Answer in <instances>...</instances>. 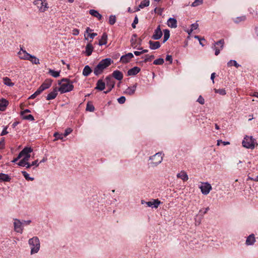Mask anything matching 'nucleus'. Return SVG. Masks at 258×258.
Returning a JSON list of instances; mask_svg holds the SVG:
<instances>
[{"instance_id": "59", "label": "nucleus", "mask_w": 258, "mask_h": 258, "mask_svg": "<svg viewBox=\"0 0 258 258\" xmlns=\"http://www.w3.org/2000/svg\"><path fill=\"white\" fill-rule=\"evenodd\" d=\"M166 60L169 61L170 63H172V57L171 55H167L166 57Z\"/></svg>"}, {"instance_id": "7", "label": "nucleus", "mask_w": 258, "mask_h": 258, "mask_svg": "<svg viewBox=\"0 0 258 258\" xmlns=\"http://www.w3.org/2000/svg\"><path fill=\"white\" fill-rule=\"evenodd\" d=\"M33 151V149L31 147H26L20 152L21 157L23 159L24 161H28L30 158V153Z\"/></svg>"}, {"instance_id": "44", "label": "nucleus", "mask_w": 258, "mask_h": 258, "mask_svg": "<svg viewBox=\"0 0 258 258\" xmlns=\"http://www.w3.org/2000/svg\"><path fill=\"white\" fill-rule=\"evenodd\" d=\"M214 91L215 93H219L221 95H225L226 94V91L224 89H215Z\"/></svg>"}, {"instance_id": "49", "label": "nucleus", "mask_w": 258, "mask_h": 258, "mask_svg": "<svg viewBox=\"0 0 258 258\" xmlns=\"http://www.w3.org/2000/svg\"><path fill=\"white\" fill-rule=\"evenodd\" d=\"M41 92L37 89L33 94H32L29 99H34L37 96L40 94Z\"/></svg>"}, {"instance_id": "33", "label": "nucleus", "mask_w": 258, "mask_h": 258, "mask_svg": "<svg viewBox=\"0 0 258 258\" xmlns=\"http://www.w3.org/2000/svg\"><path fill=\"white\" fill-rule=\"evenodd\" d=\"M89 14L97 18L99 20H101L102 19V15L96 10L93 9L90 10L89 11Z\"/></svg>"}, {"instance_id": "54", "label": "nucleus", "mask_w": 258, "mask_h": 258, "mask_svg": "<svg viewBox=\"0 0 258 258\" xmlns=\"http://www.w3.org/2000/svg\"><path fill=\"white\" fill-rule=\"evenodd\" d=\"M154 57V55H146V57L144 59V61L147 62V61H151L152 60V59Z\"/></svg>"}, {"instance_id": "61", "label": "nucleus", "mask_w": 258, "mask_h": 258, "mask_svg": "<svg viewBox=\"0 0 258 258\" xmlns=\"http://www.w3.org/2000/svg\"><path fill=\"white\" fill-rule=\"evenodd\" d=\"M97 35V34L96 33H89L88 34V36L91 39H93Z\"/></svg>"}, {"instance_id": "34", "label": "nucleus", "mask_w": 258, "mask_h": 258, "mask_svg": "<svg viewBox=\"0 0 258 258\" xmlns=\"http://www.w3.org/2000/svg\"><path fill=\"white\" fill-rule=\"evenodd\" d=\"M11 178L7 174L0 173V182L10 181Z\"/></svg>"}, {"instance_id": "40", "label": "nucleus", "mask_w": 258, "mask_h": 258, "mask_svg": "<svg viewBox=\"0 0 258 258\" xmlns=\"http://www.w3.org/2000/svg\"><path fill=\"white\" fill-rule=\"evenodd\" d=\"M164 32V37L163 42L165 43L169 38L170 31L168 29H165Z\"/></svg>"}, {"instance_id": "53", "label": "nucleus", "mask_w": 258, "mask_h": 258, "mask_svg": "<svg viewBox=\"0 0 258 258\" xmlns=\"http://www.w3.org/2000/svg\"><path fill=\"white\" fill-rule=\"evenodd\" d=\"M125 97L123 96H122L117 99V101L120 104H123L125 102Z\"/></svg>"}, {"instance_id": "50", "label": "nucleus", "mask_w": 258, "mask_h": 258, "mask_svg": "<svg viewBox=\"0 0 258 258\" xmlns=\"http://www.w3.org/2000/svg\"><path fill=\"white\" fill-rule=\"evenodd\" d=\"M138 22H139L138 18L137 16H136L134 18L133 23L132 24V26L133 28H136V24H137L138 23Z\"/></svg>"}, {"instance_id": "21", "label": "nucleus", "mask_w": 258, "mask_h": 258, "mask_svg": "<svg viewBox=\"0 0 258 258\" xmlns=\"http://www.w3.org/2000/svg\"><path fill=\"white\" fill-rule=\"evenodd\" d=\"M176 176L178 178H180L183 181H186L188 179V176L187 174L183 170L181 171L178 173Z\"/></svg>"}, {"instance_id": "35", "label": "nucleus", "mask_w": 258, "mask_h": 258, "mask_svg": "<svg viewBox=\"0 0 258 258\" xmlns=\"http://www.w3.org/2000/svg\"><path fill=\"white\" fill-rule=\"evenodd\" d=\"M4 83L5 85L9 87H12L14 85V83L11 81V80L8 77H4L3 78Z\"/></svg>"}, {"instance_id": "25", "label": "nucleus", "mask_w": 258, "mask_h": 258, "mask_svg": "<svg viewBox=\"0 0 258 258\" xmlns=\"http://www.w3.org/2000/svg\"><path fill=\"white\" fill-rule=\"evenodd\" d=\"M93 49L94 48L92 44L90 43H88L85 48L86 55L88 56L91 55L93 51Z\"/></svg>"}, {"instance_id": "28", "label": "nucleus", "mask_w": 258, "mask_h": 258, "mask_svg": "<svg viewBox=\"0 0 258 258\" xmlns=\"http://www.w3.org/2000/svg\"><path fill=\"white\" fill-rule=\"evenodd\" d=\"M137 35L136 34H134L132 35L131 39V46L134 48H136L137 47Z\"/></svg>"}, {"instance_id": "19", "label": "nucleus", "mask_w": 258, "mask_h": 258, "mask_svg": "<svg viewBox=\"0 0 258 258\" xmlns=\"http://www.w3.org/2000/svg\"><path fill=\"white\" fill-rule=\"evenodd\" d=\"M177 20L174 18H169L167 22V25L171 28H175L177 27Z\"/></svg>"}, {"instance_id": "13", "label": "nucleus", "mask_w": 258, "mask_h": 258, "mask_svg": "<svg viewBox=\"0 0 258 258\" xmlns=\"http://www.w3.org/2000/svg\"><path fill=\"white\" fill-rule=\"evenodd\" d=\"M161 202L158 199H153L151 201H149L146 203L148 207L152 208H157Z\"/></svg>"}, {"instance_id": "56", "label": "nucleus", "mask_w": 258, "mask_h": 258, "mask_svg": "<svg viewBox=\"0 0 258 258\" xmlns=\"http://www.w3.org/2000/svg\"><path fill=\"white\" fill-rule=\"evenodd\" d=\"M197 101L202 105L205 103V100L204 98L201 95L199 97Z\"/></svg>"}, {"instance_id": "10", "label": "nucleus", "mask_w": 258, "mask_h": 258, "mask_svg": "<svg viewBox=\"0 0 258 258\" xmlns=\"http://www.w3.org/2000/svg\"><path fill=\"white\" fill-rule=\"evenodd\" d=\"M14 230L20 234H22L23 231V223L18 219H14Z\"/></svg>"}, {"instance_id": "12", "label": "nucleus", "mask_w": 258, "mask_h": 258, "mask_svg": "<svg viewBox=\"0 0 258 258\" xmlns=\"http://www.w3.org/2000/svg\"><path fill=\"white\" fill-rule=\"evenodd\" d=\"M30 54L27 52V51L23 48H21L19 51L18 52L19 57L21 59L28 60L29 59Z\"/></svg>"}, {"instance_id": "15", "label": "nucleus", "mask_w": 258, "mask_h": 258, "mask_svg": "<svg viewBox=\"0 0 258 258\" xmlns=\"http://www.w3.org/2000/svg\"><path fill=\"white\" fill-rule=\"evenodd\" d=\"M162 36V32L161 31L160 26H158V27L155 30L152 38L154 40H159Z\"/></svg>"}, {"instance_id": "48", "label": "nucleus", "mask_w": 258, "mask_h": 258, "mask_svg": "<svg viewBox=\"0 0 258 258\" xmlns=\"http://www.w3.org/2000/svg\"><path fill=\"white\" fill-rule=\"evenodd\" d=\"M199 27V24L197 22L193 23L191 25L190 32H192L194 30H196Z\"/></svg>"}, {"instance_id": "16", "label": "nucleus", "mask_w": 258, "mask_h": 258, "mask_svg": "<svg viewBox=\"0 0 258 258\" xmlns=\"http://www.w3.org/2000/svg\"><path fill=\"white\" fill-rule=\"evenodd\" d=\"M105 84L107 88L113 89L114 87L115 81L111 76H108L105 78Z\"/></svg>"}, {"instance_id": "60", "label": "nucleus", "mask_w": 258, "mask_h": 258, "mask_svg": "<svg viewBox=\"0 0 258 258\" xmlns=\"http://www.w3.org/2000/svg\"><path fill=\"white\" fill-rule=\"evenodd\" d=\"M79 34V30L78 29H74L73 30V34L74 35H78Z\"/></svg>"}, {"instance_id": "51", "label": "nucleus", "mask_w": 258, "mask_h": 258, "mask_svg": "<svg viewBox=\"0 0 258 258\" xmlns=\"http://www.w3.org/2000/svg\"><path fill=\"white\" fill-rule=\"evenodd\" d=\"M202 5V3L200 2V0H195L191 4V6L192 7H196Z\"/></svg>"}, {"instance_id": "32", "label": "nucleus", "mask_w": 258, "mask_h": 258, "mask_svg": "<svg viewBox=\"0 0 258 258\" xmlns=\"http://www.w3.org/2000/svg\"><path fill=\"white\" fill-rule=\"evenodd\" d=\"M246 20V17L245 15H242L233 19V22L236 24H239L240 22H244Z\"/></svg>"}, {"instance_id": "3", "label": "nucleus", "mask_w": 258, "mask_h": 258, "mask_svg": "<svg viewBox=\"0 0 258 258\" xmlns=\"http://www.w3.org/2000/svg\"><path fill=\"white\" fill-rule=\"evenodd\" d=\"M60 85L58 90L61 93H64L69 92L72 91L74 89L73 82L68 79H62L61 82L59 83Z\"/></svg>"}, {"instance_id": "57", "label": "nucleus", "mask_w": 258, "mask_h": 258, "mask_svg": "<svg viewBox=\"0 0 258 258\" xmlns=\"http://www.w3.org/2000/svg\"><path fill=\"white\" fill-rule=\"evenodd\" d=\"M26 162V161H24L23 160V159H22L18 163V165L19 166H21V167H24L25 165V163Z\"/></svg>"}, {"instance_id": "14", "label": "nucleus", "mask_w": 258, "mask_h": 258, "mask_svg": "<svg viewBox=\"0 0 258 258\" xmlns=\"http://www.w3.org/2000/svg\"><path fill=\"white\" fill-rule=\"evenodd\" d=\"M134 57V55L132 53L129 52L125 55H122L120 59V61L123 63L128 62L131 59Z\"/></svg>"}, {"instance_id": "36", "label": "nucleus", "mask_w": 258, "mask_h": 258, "mask_svg": "<svg viewBox=\"0 0 258 258\" xmlns=\"http://www.w3.org/2000/svg\"><path fill=\"white\" fill-rule=\"evenodd\" d=\"M48 74L54 78H57L60 75V72L49 69Z\"/></svg>"}, {"instance_id": "43", "label": "nucleus", "mask_w": 258, "mask_h": 258, "mask_svg": "<svg viewBox=\"0 0 258 258\" xmlns=\"http://www.w3.org/2000/svg\"><path fill=\"white\" fill-rule=\"evenodd\" d=\"M164 60L163 58H159L155 59L153 63L156 65H161V64H162L164 63Z\"/></svg>"}, {"instance_id": "42", "label": "nucleus", "mask_w": 258, "mask_h": 258, "mask_svg": "<svg viewBox=\"0 0 258 258\" xmlns=\"http://www.w3.org/2000/svg\"><path fill=\"white\" fill-rule=\"evenodd\" d=\"M116 22V17L114 15H111L109 18V23L112 25L115 24Z\"/></svg>"}, {"instance_id": "37", "label": "nucleus", "mask_w": 258, "mask_h": 258, "mask_svg": "<svg viewBox=\"0 0 258 258\" xmlns=\"http://www.w3.org/2000/svg\"><path fill=\"white\" fill-rule=\"evenodd\" d=\"M28 60L30 61L33 63L35 64H38L40 63L39 59L37 58L36 56L32 55L31 54L30 55L29 59Z\"/></svg>"}, {"instance_id": "38", "label": "nucleus", "mask_w": 258, "mask_h": 258, "mask_svg": "<svg viewBox=\"0 0 258 258\" xmlns=\"http://www.w3.org/2000/svg\"><path fill=\"white\" fill-rule=\"evenodd\" d=\"M227 66L228 67H231L232 66H235L236 68H238L241 67V65L238 64L235 60H230L227 62Z\"/></svg>"}, {"instance_id": "17", "label": "nucleus", "mask_w": 258, "mask_h": 258, "mask_svg": "<svg viewBox=\"0 0 258 258\" xmlns=\"http://www.w3.org/2000/svg\"><path fill=\"white\" fill-rule=\"evenodd\" d=\"M111 77L118 81H121L123 79V75L122 72L116 70L113 72Z\"/></svg>"}, {"instance_id": "41", "label": "nucleus", "mask_w": 258, "mask_h": 258, "mask_svg": "<svg viewBox=\"0 0 258 258\" xmlns=\"http://www.w3.org/2000/svg\"><path fill=\"white\" fill-rule=\"evenodd\" d=\"M21 172L26 180L30 181L34 180V178L33 177H30L29 176V174H28L26 171H22Z\"/></svg>"}, {"instance_id": "11", "label": "nucleus", "mask_w": 258, "mask_h": 258, "mask_svg": "<svg viewBox=\"0 0 258 258\" xmlns=\"http://www.w3.org/2000/svg\"><path fill=\"white\" fill-rule=\"evenodd\" d=\"M52 81L51 79H47L41 84V85L38 88V90L41 93L44 90L48 89L52 85Z\"/></svg>"}, {"instance_id": "30", "label": "nucleus", "mask_w": 258, "mask_h": 258, "mask_svg": "<svg viewBox=\"0 0 258 258\" xmlns=\"http://www.w3.org/2000/svg\"><path fill=\"white\" fill-rule=\"evenodd\" d=\"M150 4L149 0H144L139 5V7L137 8L136 11H139L141 9H143L145 7L149 6Z\"/></svg>"}, {"instance_id": "63", "label": "nucleus", "mask_w": 258, "mask_h": 258, "mask_svg": "<svg viewBox=\"0 0 258 258\" xmlns=\"http://www.w3.org/2000/svg\"><path fill=\"white\" fill-rule=\"evenodd\" d=\"M21 158L20 153L19 154L17 158H14L12 161V162L13 163H16L19 159Z\"/></svg>"}, {"instance_id": "46", "label": "nucleus", "mask_w": 258, "mask_h": 258, "mask_svg": "<svg viewBox=\"0 0 258 258\" xmlns=\"http://www.w3.org/2000/svg\"><path fill=\"white\" fill-rule=\"evenodd\" d=\"M22 116L23 119H24L29 120L31 121H33L34 120V116L31 114H29L28 115H23Z\"/></svg>"}, {"instance_id": "18", "label": "nucleus", "mask_w": 258, "mask_h": 258, "mask_svg": "<svg viewBox=\"0 0 258 258\" xmlns=\"http://www.w3.org/2000/svg\"><path fill=\"white\" fill-rule=\"evenodd\" d=\"M255 242V238L253 234L249 235L246 238L245 244L247 246L252 245Z\"/></svg>"}, {"instance_id": "26", "label": "nucleus", "mask_w": 258, "mask_h": 258, "mask_svg": "<svg viewBox=\"0 0 258 258\" xmlns=\"http://www.w3.org/2000/svg\"><path fill=\"white\" fill-rule=\"evenodd\" d=\"M137 88V84L134 85L132 87H128L125 91V93L129 95H133L135 91L136 90Z\"/></svg>"}, {"instance_id": "6", "label": "nucleus", "mask_w": 258, "mask_h": 258, "mask_svg": "<svg viewBox=\"0 0 258 258\" xmlns=\"http://www.w3.org/2000/svg\"><path fill=\"white\" fill-rule=\"evenodd\" d=\"M40 12H44L48 8L47 3L44 0H36L33 2Z\"/></svg>"}, {"instance_id": "5", "label": "nucleus", "mask_w": 258, "mask_h": 258, "mask_svg": "<svg viewBox=\"0 0 258 258\" xmlns=\"http://www.w3.org/2000/svg\"><path fill=\"white\" fill-rule=\"evenodd\" d=\"M149 160L151 161L149 163L151 167H155L160 164L163 160V156L162 152H158L153 156L149 157Z\"/></svg>"}, {"instance_id": "27", "label": "nucleus", "mask_w": 258, "mask_h": 258, "mask_svg": "<svg viewBox=\"0 0 258 258\" xmlns=\"http://www.w3.org/2000/svg\"><path fill=\"white\" fill-rule=\"evenodd\" d=\"M8 104L9 102L6 99L4 98L0 99V110L4 111Z\"/></svg>"}, {"instance_id": "62", "label": "nucleus", "mask_w": 258, "mask_h": 258, "mask_svg": "<svg viewBox=\"0 0 258 258\" xmlns=\"http://www.w3.org/2000/svg\"><path fill=\"white\" fill-rule=\"evenodd\" d=\"M30 112V110H29V109H25L24 110H23V111H21V116H23V115H25V114L26 113Z\"/></svg>"}, {"instance_id": "9", "label": "nucleus", "mask_w": 258, "mask_h": 258, "mask_svg": "<svg viewBox=\"0 0 258 258\" xmlns=\"http://www.w3.org/2000/svg\"><path fill=\"white\" fill-rule=\"evenodd\" d=\"M224 44V39H221L214 43L212 48L215 50V54L216 55H218L220 53V51L223 48Z\"/></svg>"}, {"instance_id": "2", "label": "nucleus", "mask_w": 258, "mask_h": 258, "mask_svg": "<svg viewBox=\"0 0 258 258\" xmlns=\"http://www.w3.org/2000/svg\"><path fill=\"white\" fill-rule=\"evenodd\" d=\"M31 255L38 253L40 248V240L38 237L34 236L28 240Z\"/></svg>"}, {"instance_id": "31", "label": "nucleus", "mask_w": 258, "mask_h": 258, "mask_svg": "<svg viewBox=\"0 0 258 258\" xmlns=\"http://www.w3.org/2000/svg\"><path fill=\"white\" fill-rule=\"evenodd\" d=\"M92 71L91 68L88 65H86L83 70V75L87 77L91 73Z\"/></svg>"}, {"instance_id": "64", "label": "nucleus", "mask_w": 258, "mask_h": 258, "mask_svg": "<svg viewBox=\"0 0 258 258\" xmlns=\"http://www.w3.org/2000/svg\"><path fill=\"white\" fill-rule=\"evenodd\" d=\"M22 222H23V225H29L31 223V220H23V221H22Z\"/></svg>"}, {"instance_id": "20", "label": "nucleus", "mask_w": 258, "mask_h": 258, "mask_svg": "<svg viewBox=\"0 0 258 258\" xmlns=\"http://www.w3.org/2000/svg\"><path fill=\"white\" fill-rule=\"evenodd\" d=\"M58 90L56 88H54L53 89V90L51 92H50V93H49L46 97V99L47 100H52V99H54V98H56V97L57 96V91Z\"/></svg>"}, {"instance_id": "45", "label": "nucleus", "mask_w": 258, "mask_h": 258, "mask_svg": "<svg viewBox=\"0 0 258 258\" xmlns=\"http://www.w3.org/2000/svg\"><path fill=\"white\" fill-rule=\"evenodd\" d=\"M94 109H95V108L92 104L87 103L86 108V110L87 111L93 112V111H94Z\"/></svg>"}, {"instance_id": "29", "label": "nucleus", "mask_w": 258, "mask_h": 258, "mask_svg": "<svg viewBox=\"0 0 258 258\" xmlns=\"http://www.w3.org/2000/svg\"><path fill=\"white\" fill-rule=\"evenodd\" d=\"M107 35L104 33L102 34L101 39L99 41L98 45L102 46L107 43Z\"/></svg>"}, {"instance_id": "4", "label": "nucleus", "mask_w": 258, "mask_h": 258, "mask_svg": "<svg viewBox=\"0 0 258 258\" xmlns=\"http://www.w3.org/2000/svg\"><path fill=\"white\" fill-rule=\"evenodd\" d=\"M256 141L252 136H245L242 141L243 147L246 149H253L255 148Z\"/></svg>"}, {"instance_id": "1", "label": "nucleus", "mask_w": 258, "mask_h": 258, "mask_svg": "<svg viewBox=\"0 0 258 258\" xmlns=\"http://www.w3.org/2000/svg\"><path fill=\"white\" fill-rule=\"evenodd\" d=\"M113 60L110 58H106L102 59L94 68V75L97 76L102 74L103 71L113 63Z\"/></svg>"}, {"instance_id": "39", "label": "nucleus", "mask_w": 258, "mask_h": 258, "mask_svg": "<svg viewBox=\"0 0 258 258\" xmlns=\"http://www.w3.org/2000/svg\"><path fill=\"white\" fill-rule=\"evenodd\" d=\"M53 136L55 137L54 139V141H57L58 140H61L62 141H64L63 140L64 136L62 134H59L57 132H55L53 134Z\"/></svg>"}, {"instance_id": "58", "label": "nucleus", "mask_w": 258, "mask_h": 258, "mask_svg": "<svg viewBox=\"0 0 258 258\" xmlns=\"http://www.w3.org/2000/svg\"><path fill=\"white\" fill-rule=\"evenodd\" d=\"M39 163L38 162V160H36L34 161H33L31 163V165L32 166H35V167H37L39 166Z\"/></svg>"}, {"instance_id": "24", "label": "nucleus", "mask_w": 258, "mask_h": 258, "mask_svg": "<svg viewBox=\"0 0 258 258\" xmlns=\"http://www.w3.org/2000/svg\"><path fill=\"white\" fill-rule=\"evenodd\" d=\"M105 83L102 80H99L97 83L95 89L99 91H102L105 89Z\"/></svg>"}, {"instance_id": "55", "label": "nucleus", "mask_w": 258, "mask_h": 258, "mask_svg": "<svg viewBox=\"0 0 258 258\" xmlns=\"http://www.w3.org/2000/svg\"><path fill=\"white\" fill-rule=\"evenodd\" d=\"M7 128H8L7 126H4V128L1 133V136H3L8 133V132L7 131Z\"/></svg>"}, {"instance_id": "52", "label": "nucleus", "mask_w": 258, "mask_h": 258, "mask_svg": "<svg viewBox=\"0 0 258 258\" xmlns=\"http://www.w3.org/2000/svg\"><path fill=\"white\" fill-rule=\"evenodd\" d=\"M72 131H73V130L71 128H67V129H66L64 134H63L64 137H66L67 136H68L69 134H70L72 132Z\"/></svg>"}, {"instance_id": "23", "label": "nucleus", "mask_w": 258, "mask_h": 258, "mask_svg": "<svg viewBox=\"0 0 258 258\" xmlns=\"http://www.w3.org/2000/svg\"><path fill=\"white\" fill-rule=\"evenodd\" d=\"M149 44L150 45L149 47L152 50L157 49L159 48L161 46L160 43L159 41H153L150 40L149 41Z\"/></svg>"}, {"instance_id": "22", "label": "nucleus", "mask_w": 258, "mask_h": 258, "mask_svg": "<svg viewBox=\"0 0 258 258\" xmlns=\"http://www.w3.org/2000/svg\"><path fill=\"white\" fill-rule=\"evenodd\" d=\"M140 71H141V69L139 67H134V68L130 69L127 71V75L131 76H135L138 73H139Z\"/></svg>"}, {"instance_id": "8", "label": "nucleus", "mask_w": 258, "mask_h": 258, "mask_svg": "<svg viewBox=\"0 0 258 258\" xmlns=\"http://www.w3.org/2000/svg\"><path fill=\"white\" fill-rule=\"evenodd\" d=\"M201 192L204 195H207L212 190L211 185L208 182H201V185L199 186Z\"/></svg>"}, {"instance_id": "47", "label": "nucleus", "mask_w": 258, "mask_h": 258, "mask_svg": "<svg viewBox=\"0 0 258 258\" xmlns=\"http://www.w3.org/2000/svg\"><path fill=\"white\" fill-rule=\"evenodd\" d=\"M209 210V207H207L206 208L202 209L200 210V211L199 212V214L200 215H204V214H206Z\"/></svg>"}]
</instances>
